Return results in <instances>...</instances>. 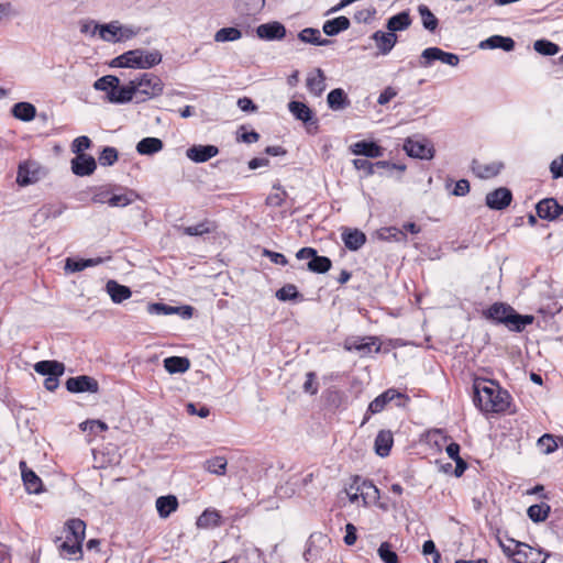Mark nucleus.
Returning a JSON list of instances; mask_svg holds the SVG:
<instances>
[{
    "mask_svg": "<svg viewBox=\"0 0 563 563\" xmlns=\"http://www.w3.org/2000/svg\"><path fill=\"white\" fill-rule=\"evenodd\" d=\"M474 404L483 412H505L510 406V394L490 379H475Z\"/></svg>",
    "mask_w": 563,
    "mask_h": 563,
    "instance_id": "f257e3e1",
    "label": "nucleus"
},
{
    "mask_svg": "<svg viewBox=\"0 0 563 563\" xmlns=\"http://www.w3.org/2000/svg\"><path fill=\"white\" fill-rule=\"evenodd\" d=\"M485 319L504 324L512 332H522L527 325L534 321L532 314H520L511 306L504 302H495L483 311Z\"/></svg>",
    "mask_w": 563,
    "mask_h": 563,
    "instance_id": "f03ea898",
    "label": "nucleus"
},
{
    "mask_svg": "<svg viewBox=\"0 0 563 563\" xmlns=\"http://www.w3.org/2000/svg\"><path fill=\"white\" fill-rule=\"evenodd\" d=\"M162 54L158 51L148 52L142 48L128 51L110 63V67L150 69L162 62Z\"/></svg>",
    "mask_w": 563,
    "mask_h": 563,
    "instance_id": "7ed1b4c3",
    "label": "nucleus"
},
{
    "mask_svg": "<svg viewBox=\"0 0 563 563\" xmlns=\"http://www.w3.org/2000/svg\"><path fill=\"white\" fill-rule=\"evenodd\" d=\"M133 84L139 88L135 91L137 103L153 99L163 93L164 84L162 79L154 74L145 73L141 77L133 79Z\"/></svg>",
    "mask_w": 563,
    "mask_h": 563,
    "instance_id": "20e7f679",
    "label": "nucleus"
},
{
    "mask_svg": "<svg viewBox=\"0 0 563 563\" xmlns=\"http://www.w3.org/2000/svg\"><path fill=\"white\" fill-rule=\"evenodd\" d=\"M34 371L40 375L46 376L44 387L48 391H54L59 385V377L65 373V365L55 360L40 361L34 364Z\"/></svg>",
    "mask_w": 563,
    "mask_h": 563,
    "instance_id": "39448f33",
    "label": "nucleus"
},
{
    "mask_svg": "<svg viewBox=\"0 0 563 563\" xmlns=\"http://www.w3.org/2000/svg\"><path fill=\"white\" fill-rule=\"evenodd\" d=\"M288 110L296 120H299L305 124L309 134H316L318 132L319 120L306 103L292 100L288 103Z\"/></svg>",
    "mask_w": 563,
    "mask_h": 563,
    "instance_id": "423d86ee",
    "label": "nucleus"
},
{
    "mask_svg": "<svg viewBox=\"0 0 563 563\" xmlns=\"http://www.w3.org/2000/svg\"><path fill=\"white\" fill-rule=\"evenodd\" d=\"M399 398H406V396L395 388H388L384 393L378 395L374 400L369 402L367 411L362 421V426H364L368 421L371 415L382 412L390 401Z\"/></svg>",
    "mask_w": 563,
    "mask_h": 563,
    "instance_id": "0eeeda50",
    "label": "nucleus"
},
{
    "mask_svg": "<svg viewBox=\"0 0 563 563\" xmlns=\"http://www.w3.org/2000/svg\"><path fill=\"white\" fill-rule=\"evenodd\" d=\"M264 5L265 0H235L234 3L238 16L244 23L256 20Z\"/></svg>",
    "mask_w": 563,
    "mask_h": 563,
    "instance_id": "6e6552de",
    "label": "nucleus"
},
{
    "mask_svg": "<svg viewBox=\"0 0 563 563\" xmlns=\"http://www.w3.org/2000/svg\"><path fill=\"white\" fill-rule=\"evenodd\" d=\"M404 150L407 155L413 158L420 159H431L434 156V148L430 144L429 141L415 140L412 137H408L405 140Z\"/></svg>",
    "mask_w": 563,
    "mask_h": 563,
    "instance_id": "1a4fd4ad",
    "label": "nucleus"
},
{
    "mask_svg": "<svg viewBox=\"0 0 563 563\" xmlns=\"http://www.w3.org/2000/svg\"><path fill=\"white\" fill-rule=\"evenodd\" d=\"M66 389L71 394L99 391V383L96 378L88 375H79L69 377L66 380Z\"/></svg>",
    "mask_w": 563,
    "mask_h": 563,
    "instance_id": "9d476101",
    "label": "nucleus"
},
{
    "mask_svg": "<svg viewBox=\"0 0 563 563\" xmlns=\"http://www.w3.org/2000/svg\"><path fill=\"white\" fill-rule=\"evenodd\" d=\"M515 544V563H545V558H542L541 551H538L527 543L518 542L514 539H509Z\"/></svg>",
    "mask_w": 563,
    "mask_h": 563,
    "instance_id": "9b49d317",
    "label": "nucleus"
},
{
    "mask_svg": "<svg viewBox=\"0 0 563 563\" xmlns=\"http://www.w3.org/2000/svg\"><path fill=\"white\" fill-rule=\"evenodd\" d=\"M536 211L539 218L554 221L563 214V206L555 198H544L536 205Z\"/></svg>",
    "mask_w": 563,
    "mask_h": 563,
    "instance_id": "f8f14e48",
    "label": "nucleus"
},
{
    "mask_svg": "<svg viewBox=\"0 0 563 563\" xmlns=\"http://www.w3.org/2000/svg\"><path fill=\"white\" fill-rule=\"evenodd\" d=\"M512 200L511 191L506 187H499L486 195L485 203L492 210H504Z\"/></svg>",
    "mask_w": 563,
    "mask_h": 563,
    "instance_id": "ddd939ff",
    "label": "nucleus"
},
{
    "mask_svg": "<svg viewBox=\"0 0 563 563\" xmlns=\"http://www.w3.org/2000/svg\"><path fill=\"white\" fill-rule=\"evenodd\" d=\"M139 88L135 87L133 84V79L129 81L128 85L120 86V84L117 86V88L113 89L111 93H108L106 96V99L110 103L114 104H124L130 101H132L133 98L136 99L135 91Z\"/></svg>",
    "mask_w": 563,
    "mask_h": 563,
    "instance_id": "4468645a",
    "label": "nucleus"
},
{
    "mask_svg": "<svg viewBox=\"0 0 563 563\" xmlns=\"http://www.w3.org/2000/svg\"><path fill=\"white\" fill-rule=\"evenodd\" d=\"M71 172L79 177L91 175L96 168L97 163L93 156L88 154L76 155L71 162Z\"/></svg>",
    "mask_w": 563,
    "mask_h": 563,
    "instance_id": "2eb2a0df",
    "label": "nucleus"
},
{
    "mask_svg": "<svg viewBox=\"0 0 563 563\" xmlns=\"http://www.w3.org/2000/svg\"><path fill=\"white\" fill-rule=\"evenodd\" d=\"M19 468L21 471V476L25 489L30 494H40L43 492V483L42 479L36 475V473L29 468L25 461H20Z\"/></svg>",
    "mask_w": 563,
    "mask_h": 563,
    "instance_id": "dca6fc26",
    "label": "nucleus"
},
{
    "mask_svg": "<svg viewBox=\"0 0 563 563\" xmlns=\"http://www.w3.org/2000/svg\"><path fill=\"white\" fill-rule=\"evenodd\" d=\"M256 34L261 40L278 41L286 36V27L280 22L274 21L257 26Z\"/></svg>",
    "mask_w": 563,
    "mask_h": 563,
    "instance_id": "f3484780",
    "label": "nucleus"
},
{
    "mask_svg": "<svg viewBox=\"0 0 563 563\" xmlns=\"http://www.w3.org/2000/svg\"><path fill=\"white\" fill-rule=\"evenodd\" d=\"M219 148L216 145H192L186 151V156L195 163H205L217 156Z\"/></svg>",
    "mask_w": 563,
    "mask_h": 563,
    "instance_id": "a211bd4d",
    "label": "nucleus"
},
{
    "mask_svg": "<svg viewBox=\"0 0 563 563\" xmlns=\"http://www.w3.org/2000/svg\"><path fill=\"white\" fill-rule=\"evenodd\" d=\"M371 38L375 41L376 47L378 49V55H388L391 49L395 47L398 36L395 33L376 31L372 34Z\"/></svg>",
    "mask_w": 563,
    "mask_h": 563,
    "instance_id": "6ab92c4d",
    "label": "nucleus"
},
{
    "mask_svg": "<svg viewBox=\"0 0 563 563\" xmlns=\"http://www.w3.org/2000/svg\"><path fill=\"white\" fill-rule=\"evenodd\" d=\"M351 152L365 158H377L383 156L384 148L374 141H358L351 146Z\"/></svg>",
    "mask_w": 563,
    "mask_h": 563,
    "instance_id": "aec40b11",
    "label": "nucleus"
},
{
    "mask_svg": "<svg viewBox=\"0 0 563 563\" xmlns=\"http://www.w3.org/2000/svg\"><path fill=\"white\" fill-rule=\"evenodd\" d=\"M345 247L352 252L358 251L366 243V235L358 229L345 228L341 234Z\"/></svg>",
    "mask_w": 563,
    "mask_h": 563,
    "instance_id": "412c9836",
    "label": "nucleus"
},
{
    "mask_svg": "<svg viewBox=\"0 0 563 563\" xmlns=\"http://www.w3.org/2000/svg\"><path fill=\"white\" fill-rule=\"evenodd\" d=\"M515 41L510 36L492 35L486 40L482 41L478 45L481 49H503L505 52H511L515 48Z\"/></svg>",
    "mask_w": 563,
    "mask_h": 563,
    "instance_id": "4be33fe9",
    "label": "nucleus"
},
{
    "mask_svg": "<svg viewBox=\"0 0 563 563\" xmlns=\"http://www.w3.org/2000/svg\"><path fill=\"white\" fill-rule=\"evenodd\" d=\"M376 344V339L373 336L364 338H350L345 341V349L349 351H356L362 356L372 352V346Z\"/></svg>",
    "mask_w": 563,
    "mask_h": 563,
    "instance_id": "5701e85b",
    "label": "nucleus"
},
{
    "mask_svg": "<svg viewBox=\"0 0 563 563\" xmlns=\"http://www.w3.org/2000/svg\"><path fill=\"white\" fill-rule=\"evenodd\" d=\"M504 167L503 163L493 162L489 164H482L478 161L474 159L472 162V170L473 173L482 179H488L497 176L501 168Z\"/></svg>",
    "mask_w": 563,
    "mask_h": 563,
    "instance_id": "b1692460",
    "label": "nucleus"
},
{
    "mask_svg": "<svg viewBox=\"0 0 563 563\" xmlns=\"http://www.w3.org/2000/svg\"><path fill=\"white\" fill-rule=\"evenodd\" d=\"M106 290L114 303H121L132 296L131 289L118 282L110 279L106 284Z\"/></svg>",
    "mask_w": 563,
    "mask_h": 563,
    "instance_id": "393cba45",
    "label": "nucleus"
},
{
    "mask_svg": "<svg viewBox=\"0 0 563 563\" xmlns=\"http://www.w3.org/2000/svg\"><path fill=\"white\" fill-rule=\"evenodd\" d=\"M394 443L393 433L389 430H380L374 442L375 453L380 457L389 455Z\"/></svg>",
    "mask_w": 563,
    "mask_h": 563,
    "instance_id": "a878e982",
    "label": "nucleus"
},
{
    "mask_svg": "<svg viewBox=\"0 0 563 563\" xmlns=\"http://www.w3.org/2000/svg\"><path fill=\"white\" fill-rule=\"evenodd\" d=\"M97 30L99 31V36L103 41L111 43L120 42L119 32L121 31V25L119 22L114 21L106 24H95L92 34H95Z\"/></svg>",
    "mask_w": 563,
    "mask_h": 563,
    "instance_id": "bb28decb",
    "label": "nucleus"
},
{
    "mask_svg": "<svg viewBox=\"0 0 563 563\" xmlns=\"http://www.w3.org/2000/svg\"><path fill=\"white\" fill-rule=\"evenodd\" d=\"M409 11H401L387 20L386 27L390 33L405 31L411 25Z\"/></svg>",
    "mask_w": 563,
    "mask_h": 563,
    "instance_id": "cd10ccee",
    "label": "nucleus"
},
{
    "mask_svg": "<svg viewBox=\"0 0 563 563\" xmlns=\"http://www.w3.org/2000/svg\"><path fill=\"white\" fill-rule=\"evenodd\" d=\"M103 263V258H71L68 257L65 262V271L68 273L81 272L87 267H93Z\"/></svg>",
    "mask_w": 563,
    "mask_h": 563,
    "instance_id": "c85d7f7f",
    "label": "nucleus"
},
{
    "mask_svg": "<svg viewBox=\"0 0 563 563\" xmlns=\"http://www.w3.org/2000/svg\"><path fill=\"white\" fill-rule=\"evenodd\" d=\"M11 113L20 121L30 122L36 117V108L30 102L20 101L13 104Z\"/></svg>",
    "mask_w": 563,
    "mask_h": 563,
    "instance_id": "c756f323",
    "label": "nucleus"
},
{
    "mask_svg": "<svg viewBox=\"0 0 563 563\" xmlns=\"http://www.w3.org/2000/svg\"><path fill=\"white\" fill-rule=\"evenodd\" d=\"M350 25V20L346 16L341 15L331 20H327L323 23L322 30L328 36H335L339 33L347 30Z\"/></svg>",
    "mask_w": 563,
    "mask_h": 563,
    "instance_id": "7c9ffc66",
    "label": "nucleus"
},
{
    "mask_svg": "<svg viewBox=\"0 0 563 563\" xmlns=\"http://www.w3.org/2000/svg\"><path fill=\"white\" fill-rule=\"evenodd\" d=\"M164 147V143L158 137H144L136 144V152L140 155H154L161 152Z\"/></svg>",
    "mask_w": 563,
    "mask_h": 563,
    "instance_id": "2f4dec72",
    "label": "nucleus"
},
{
    "mask_svg": "<svg viewBox=\"0 0 563 563\" xmlns=\"http://www.w3.org/2000/svg\"><path fill=\"white\" fill-rule=\"evenodd\" d=\"M328 106L331 110H343L350 106L347 95L342 88L332 89L327 97Z\"/></svg>",
    "mask_w": 563,
    "mask_h": 563,
    "instance_id": "473e14b6",
    "label": "nucleus"
},
{
    "mask_svg": "<svg viewBox=\"0 0 563 563\" xmlns=\"http://www.w3.org/2000/svg\"><path fill=\"white\" fill-rule=\"evenodd\" d=\"M178 508V499L174 495L161 496L156 499V509L161 518H167Z\"/></svg>",
    "mask_w": 563,
    "mask_h": 563,
    "instance_id": "72a5a7b5",
    "label": "nucleus"
},
{
    "mask_svg": "<svg viewBox=\"0 0 563 563\" xmlns=\"http://www.w3.org/2000/svg\"><path fill=\"white\" fill-rule=\"evenodd\" d=\"M298 38L308 44L318 46H328L332 43L331 40L322 38L318 29L306 27L298 33Z\"/></svg>",
    "mask_w": 563,
    "mask_h": 563,
    "instance_id": "f704fd0d",
    "label": "nucleus"
},
{
    "mask_svg": "<svg viewBox=\"0 0 563 563\" xmlns=\"http://www.w3.org/2000/svg\"><path fill=\"white\" fill-rule=\"evenodd\" d=\"M308 90L319 97L325 89V76L321 68H317L314 74H309L307 77Z\"/></svg>",
    "mask_w": 563,
    "mask_h": 563,
    "instance_id": "c9c22d12",
    "label": "nucleus"
},
{
    "mask_svg": "<svg viewBox=\"0 0 563 563\" xmlns=\"http://www.w3.org/2000/svg\"><path fill=\"white\" fill-rule=\"evenodd\" d=\"M85 531L86 523L81 519L74 518L66 522V536L70 537V541H79L82 544Z\"/></svg>",
    "mask_w": 563,
    "mask_h": 563,
    "instance_id": "e433bc0d",
    "label": "nucleus"
},
{
    "mask_svg": "<svg viewBox=\"0 0 563 563\" xmlns=\"http://www.w3.org/2000/svg\"><path fill=\"white\" fill-rule=\"evenodd\" d=\"M189 366L190 362L187 357L169 356L164 360V367L169 374L185 373Z\"/></svg>",
    "mask_w": 563,
    "mask_h": 563,
    "instance_id": "4c0bfd02",
    "label": "nucleus"
},
{
    "mask_svg": "<svg viewBox=\"0 0 563 563\" xmlns=\"http://www.w3.org/2000/svg\"><path fill=\"white\" fill-rule=\"evenodd\" d=\"M332 267V261L328 256L314 255L312 261L307 263L308 271L316 274H324Z\"/></svg>",
    "mask_w": 563,
    "mask_h": 563,
    "instance_id": "58836bf2",
    "label": "nucleus"
},
{
    "mask_svg": "<svg viewBox=\"0 0 563 563\" xmlns=\"http://www.w3.org/2000/svg\"><path fill=\"white\" fill-rule=\"evenodd\" d=\"M418 12L421 16L423 27L430 32H434L439 25V20L428 8V5L419 4Z\"/></svg>",
    "mask_w": 563,
    "mask_h": 563,
    "instance_id": "ea45409f",
    "label": "nucleus"
},
{
    "mask_svg": "<svg viewBox=\"0 0 563 563\" xmlns=\"http://www.w3.org/2000/svg\"><path fill=\"white\" fill-rule=\"evenodd\" d=\"M550 511V506L541 503L531 505L527 510V515L530 520L538 523L544 521L549 517Z\"/></svg>",
    "mask_w": 563,
    "mask_h": 563,
    "instance_id": "a19ab883",
    "label": "nucleus"
},
{
    "mask_svg": "<svg viewBox=\"0 0 563 563\" xmlns=\"http://www.w3.org/2000/svg\"><path fill=\"white\" fill-rule=\"evenodd\" d=\"M228 461L224 456H213L207 460L203 467L207 472L216 475H224L227 472Z\"/></svg>",
    "mask_w": 563,
    "mask_h": 563,
    "instance_id": "79ce46f5",
    "label": "nucleus"
},
{
    "mask_svg": "<svg viewBox=\"0 0 563 563\" xmlns=\"http://www.w3.org/2000/svg\"><path fill=\"white\" fill-rule=\"evenodd\" d=\"M59 551L64 558L71 559L74 555L79 554L78 559H80L82 544L79 541H70V537L66 536V540L59 545Z\"/></svg>",
    "mask_w": 563,
    "mask_h": 563,
    "instance_id": "37998d69",
    "label": "nucleus"
},
{
    "mask_svg": "<svg viewBox=\"0 0 563 563\" xmlns=\"http://www.w3.org/2000/svg\"><path fill=\"white\" fill-rule=\"evenodd\" d=\"M538 448L543 454L553 453L560 445L559 437H554L550 433H544L538 439Z\"/></svg>",
    "mask_w": 563,
    "mask_h": 563,
    "instance_id": "c03bdc74",
    "label": "nucleus"
},
{
    "mask_svg": "<svg viewBox=\"0 0 563 563\" xmlns=\"http://www.w3.org/2000/svg\"><path fill=\"white\" fill-rule=\"evenodd\" d=\"M137 198V195L133 190H129L124 194H112L108 199L110 207L123 208L132 203Z\"/></svg>",
    "mask_w": 563,
    "mask_h": 563,
    "instance_id": "a18cd8bd",
    "label": "nucleus"
},
{
    "mask_svg": "<svg viewBox=\"0 0 563 563\" xmlns=\"http://www.w3.org/2000/svg\"><path fill=\"white\" fill-rule=\"evenodd\" d=\"M119 84L120 79L117 76L106 75L93 82V88L98 91H106L108 95L111 93Z\"/></svg>",
    "mask_w": 563,
    "mask_h": 563,
    "instance_id": "49530a36",
    "label": "nucleus"
},
{
    "mask_svg": "<svg viewBox=\"0 0 563 563\" xmlns=\"http://www.w3.org/2000/svg\"><path fill=\"white\" fill-rule=\"evenodd\" d=\"M220 516L216 510L206 509L196 521V526L201 529L216 527L219 523Z\"/></svg>",
    "mask_w": 563,
    "mask_h": 563,
    "instance_id": "de8ad7c7",
    "label": "nucleus"
},
{
    "mask_svg": "<svg viewBox=\"0 0 563 563\" xmlns=\"http://www.w3.org/2000/svg\"><path fill=\"white\" fill-rule=\"evenodd\" d=\"M276 298L279 301H295L298 299H302V295L298 291L297 287L292 284H286L282 288H279L276 294Z\"/></svg>",
    "mask_w": 563,
    "mask_h": 563,
    "instance_id": "09e8293b",
    "label": "nucleus"
},
{
    "mask_svg": "<svg viewBox=\"0 0 563 563\" xmlns=\"http://www.w3.org/2000/svg\"><path fill=\"white\" fill-rule=\"evenodd\" d=\"M242 37V32L236 27H222L214 34V41L219 43L233 42Z\"/></svg>",
    "mask_w": 563,
    "mask_h": 563,
    "instance_id": "8fccbe9b",
    "label": "nucleus"
},
{
    "mask_svg": "<svg viewBox=\"0 0 563 563\" xmlns=\"http://www.w3.org/2000/svg\"><path fill=\"white\" fill-rule=\"evenodd\" d=\"M533 48L536 52L544 56H553L560 51L558 44L544 38L537 40L533 44Z\"/></svg>",
    "mask_w": 563,
    "mask_h": 563,
    "instance_id": "3c124183",
    "label": "nucleus"
},
{
    "mask_svg": "<svg viewBox=\"0 0 563 563\" xmlns=\"http://www.w3.org/2000/svg\"><path fill=\"white\" fill-rule=\"evenodd\" d=\"M179 230H181V232L188 236H201L203 234L211 232V228L209 227V222L207 221L200 222L195 225L183 227L179 228Z\"/></svg>",
    "mask_w": 563,
    "mask_h": 563,
    "instance_id": "603ef678",
    "label": "nucleus"
},
{
    "mask_svg": "<svg viewBox=\"0 0 563 563\" xmlns=\"http://www.w3.org/2000/svg\"><path fill=\"white\" fill-rule=\"evenodd\" d=\"M377 552H378V555H379L380 560L384 563H397L398 562V555L393 550L391 544L388 543V542H383L379 545Z\"/></svg>",
    "mask_w": 563,
    "mask_h": 563,
    "instance_id": "864d4df0",
    "label": "nucleus"
},
{
    "mask_svg": "<svg viewBox=\"0 0 563 563\" xmlns=\"http://www.w3.org/2000/svg\"><path fill=\"white\" fill-rule=\"evenodd\" d=\"M118 157H119V153H118L117 148L111 147V146H106L101 151L98 159H99V164L101 166H112L118 161Z\"/></svg>",
    "mask_w": 563,
    "mask_h": 563,
    "instance_id": "5fc2aeb1",
    "label": "nucleus"
},
{
    "mask_svg": "<svg viewBox=\"0 0 563 563\" xmlns=\"http://www.w3.org/2000/svg\"><path fill=\"white\" fill-rule=\"evenodd\" d=\"M440 48L439 47H427L422 51L420 56V66L430 67L435 60H439Z\"/></svg>",
    "mask_w": 563,
    "mask_h": 563,
    "instance_id": "6e6d98bb",
    "label": "nucleus"
},
{
    "mask_svg": "<svg viewBox=\"0 0 563 563\" xmlns=\"http://www.w3.org/2000/svg\"><path fill=\"white\" fill-rule=\"evenodd\" d=\"M36 180L34 173H31L26 164H21L18 169L16 183L26 186Z\"/></svg>",
    "mask_w": 563,
    "mask_h": 563,
    "instance_id": "4d7b16f0",
    "label": "nucleus"
},
{
    "mask_svg": "<svg viewBox=\"0 0 563 563\" xmlns=\"http://www.w3.org/2000/svg\"><path fill=\"white\" fill-rule=\"evenodd\" d=\"M80 429L82 431H90L95 434H98L100 432L108 430V424L104 421L101 420H86L80 423Z\"/></svg>",
    "mask_w": 563,
    "mask_h": 563,
    "instance_id": "13d9d810",
    "label": "nucleus"
},
{
    "mask_svg": "<svg viewBox=\"0 0 563 563\" xmlns=\"http://www.w3.org/2000/svg\"><path fill=\"white\" fill-rule=\"evenodd\" d=\"M174 306H169L163 302H153L147 305V312L157 316L174 314Z\"/></svg>",
    "mask_w": 563,
    "mask_h": 563,
    "instance_id": "bf43d9fd",
    "label": "nucleus"
},
{
    "mask_svg": "<svg viewBox=\"0 0 563 563\" xmlns=\"http://www.w3.org/2000/svg\"><path fill=\"white\" fill-rule=\"evenodd\" d=\"M91 144V140L88 136H78L71 143V152L76 155L85 154L84 151L90 148Z\"/></svg>",
    "mask_w": 563,
    "mask_h": 563,
    "instance_id": "052dcab7",
    "label": "nucleus"
},
{
    "mask_svg": "<svg viewBox=\"0 0 563 563\" xmlns=\"http://www.w3.org/2000/svg\"><path fill=\"white\" fill-rule=\"evenodd\" d=\"M319 384L317 382V374L314 372H308L306 374V380L302 389L309 395H316L318 393Z\"/></svg>",
    "mask_w": 563,
    "mask_h": 563,
    "instance_id": "680f3d73",
    "label": "nucleus"
},
{
    "mask_svg": "<svg viewBox=\"0 0 563 563\" xmlns=\"http://www.w3.org/2000/svg\"><path fill=\"white\" fill-rule=\"evenodd\" d=\"M353 165L357 170H363L364 176H371L375 174L374 165L372 162H369L367 158H355L353 161Z\"/></svg>",
    "mask_w": 563,
    "mask_h": 563,
    "instance_id": "e2e57ef3",
    "label": "nucleus"
},
{
    "mask_svg": "<svg viewBox=\"0 0 563 563\" xmlns=\"http://www.w3.org/2000/svg\"><path fill=\"white\" fill-rule=\"evenodd\" d=\"M550 172L553 179L563 178V154L551 162Z\"/></svg>",
    "mask_w": 563,
    "mask_h": 563,
    "instance_id": "0e129e2a",
    "label": "nucleus"
},
{
    "mask_svg": "<svg viewBox=\"0 0 563 563\" xmlns=\"http://www.w3.org/2000/svg\"><path fill=\"white\" fill-rule=\"evenodd\" d=\"M263 255L265 257L269 258V261L274 264L282 265V266H286L288 264L287 257L282 253L269 251V250L265 249L263 251Z\"/></svg>",
    "mask_w": 563,
    "mask_h": 563,
    "instance_id": "69168bd1",
    "label": "nucleus"
},
{
    "mask_svg": "<svg viewBox=\"0 0 563 563\" xmlns=\"http://www.w3.org/2000/svg\"><path fill=\"white\" fill-rule=\"evenodd\" d=\"M439 60L443 64L455 67L460 63V57L454 53L444 52L440 48Z\"/></svg>",
    "mask_w": 563,
    "mask_h": 563,
    "instance_id": "338daca9",
    "label": "nucleus"
},
{
    "mask_svg": "<svg viewBox=\"0 0 563 563\" xmlns=\"http://www.w3.org/2000/svg\"><path fill=\"white\" fill-rule=\"evenodd\" d=\"M397 93L398 92L394 87H391V86L386 87L380 92V95L377 99L378 104H380V106L387 104L393 98H395L397 96Z\"/></svg>",
    "mask_w": 563,
    "mask_h": 563,
    "instance_id": "774afa93",
    "label": "nucleus"
}]
</instances>
